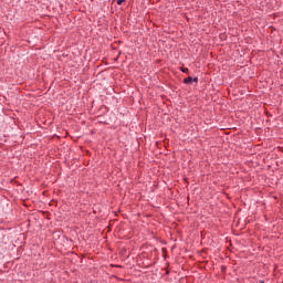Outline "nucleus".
<instances>
[{
	"label": "nucleus",
	"mask_w": 283,
	"mask_h": 283,
	"mask_svg": "<svg viewBox=\"0 0 283 283\" xmlns=\"http://www.w3.org/2000/svg\"><path fill=\"white\" fill-rule=\"evenodd\" d=\"M192 82H193V77H191V76H188L187 78L184 80V83L186 85H189V83H192Z\"/></svg>",
	"instance_id": "nucleus-1"
},
{
	"label": "nucleus",
	"mask_w": 283,
	"mask_h": 283,
	"mask_svg": "<svg viewBox=\"0 0 283 283\" xmlns=\"http://www.w3.org/2000/svg\"><path fill=\"white\" fill-rule=\"evenodd\" d=\"M123 3H125V0H117V6H122Z\"/></svg>",
	"instance_id": "nucleus-2"
},
{
	"label": "nucleus",
	"mask_w": 283,
	"mask_h": 283,
	"mask_svg": "<svg viewBox=\"0 0 283 283\" xmlns=\"http://www.w3.org/2000/svg\"><path fill=\"white\" fill-rule=\"evenodd\" d=\"M181 72H184V73L186 74L187 72H189V69L182 67V69H181Z\"/></svg>",
	"instance_id": "nucleus-3"
},
{
	"label": "nucleus",
	"mask_w": 283,
	"mask_h": 283,
	"mask_svg": "<svg viewBox=\"0 0 283 283\" xmlns=\"http://www.w3.org/2000/svg\"><path fill=\"white\" fill-rule=\"evenodd\" d=\"M195 83H198V77L192 78Z\"/></svg>",
	"instance_id": "nucleus-4"
}]
</instances>
